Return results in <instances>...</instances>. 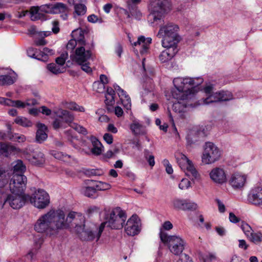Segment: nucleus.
<instances>
[{
  "label": "nucleus",
  "mask_w": 262,
  "mask_h": 262,
  "mask_svg": "<svg viewBox=\"0 0 262 262\" xmlns=\"http://www.w3.org/2000/svg\"><path fill=\"white\" fill-rule=\"evenodd\" d=\"M81 192L86 196L93 198H96V190L95 186L83 187L81 189Z\"/></svg>",
  "instance_id": "obj_40"
},
{
  "label": "nucleus",
  "mask_w": 262,
  "mask_h": 262,
  "mask_svg": "<svg viewBox=\"0 0 262 262\" xmlns=\"http://www.w3.org/2000/svg\"><path fill=\"white\" fill-rule=\"evenodd\" d=\"M198 208V205L190 201L185 200L184 210H194Z\"/></svg>",
  "instance_id": "obj_51"
},
{
  "label": "nucleus",
  "mask_w": 262,
  "mask_h": 262,
  "mask_svg": "<svg viewBox=\"0 0 262 262\" xmlns=\"http://www.w3.org/2000/svg\"><path fill=\"white\" fill-rule=\"evenodd\" d=\"M103 139L108 144H112L113 141V136L108 133L104 134Z\"/></svg>",
  "instance_id": "obj_64"
},
{
  "label": "nucleus",
  "mask_w": 262,
  "mask_h": 262,
  "mask_svg": "<svg viewBox=\"0 0 262 262\" xmlns=\"http://www.w3.org/2000/svg\"><path fill=\"white\" fill-rule=\"evenodd\" d=\"M11 194L7 195L5 200L4 204H8L14 209H19L21 208L28 200V194L24 193L25 190L22 191H13L10 188Z\"/></svg>",
  "instance_id": "obj_13"
},
{
  "label": "nucleus",
  "mask_w": 262,
  "mask_h": 262,
  "mask_svg": "<svg viewBox=\"0 0 262 262\" xmlns=\"http://www.w3.org/2000/svg\"><path fill=\"white\" fill-rule=\"evenodd\" d=\"M28 160L32 164L38 166L42 165L45 162L44 155L39 150L34 151Z\"/></svg>",
  "instance_id": "obj_32"
},
{
  "label": "nucleus",
  "mask_w": 262,
  "mask_h": 262,
  "mask_svg": "<svg viewBox=\"0 0 262 262\" xmlns=\"http://www.w3.org/2000/svg\"><path fill=\"white\" fill-rule=\"evenodd\" d=\"M37 128L36 140L37 142L41 143L45 141L48 137L47 134L48 128L45 124L41 123L37 124Z\"/></svg>",
  "instance_id": "obj_30"
},
{
  "label": "nucleus",
  "mask_w": 262,
  "mask_h": 262,
  "mask_svg": "<svg viewBox=\"0 0 262 262\" xmlns=\"http://www.w3.org/2000/svg\"><path fill=\"white\" fill-rule=\"evenodd\" d=\"M176 262H193L190 257L186 254H182Z\"/></svg>",
  "instance_id": "obj_59"
},
{
  "label": "nucleus",
  "mask_w": 262,
  "mask_h": 262,
  "mask_svg": "<svg viewBox=\"0 0 262 262\" xmlns=\"http://www.w3.org/2000/svg\"><path fill=\"white\" fill-rule=\"evenodd\" d=\"M214 84L209 82L206 84L205 86L203 88V91L205 93L206 97H209L212 94H214Z\"/></svg>",
  "instance_id": "obj_50"
},
{
  "label": "nucleus",
  "mask_w": 262,
  "mask_h": 262,
  "mask_svg": "<svg viewBox=\"0 0 262 262\" xmlns=\"http://www.w3.org/2000/svg\"><path fill=\"white\" fill-rule=\"evenodd\" d=\"M50 153L55 158L60 160L65 161L67 159L71 158L70 155L55 150H51Z\"/></svg>",
  "instance_id": "obj_44"
},
{
  "label": "nucleus",
  "mask_w": 262,
  "mask_h": 262,
  "mask_svg": "<svg viewBox=\"0 0 262 262\" xmlns=\"http://www.w3.org/2000/svg\"><path fill=\"white\" fill-rule=\"evenodd\" d=\"M204 262H209L215 259V255L212 253H208L204 255L203 257Z\"/></svg>",
  "instance_id": "obj_58"
},
{
  "label": "nucleus",
  "mask_w": 262,
  "mask_h": 262,
  "mask_svg": "<svg viewBox=\"0 0 262 262\" xmlns=\"http://www.w3.org/2000/svg\"><path fill=\"white\" fill-rule=\"evenodd\" d=\"M39 52H38L37 49H35L33 48H29L27 50V54L28 55L32 58L39 60Z\"/></svg>",
  "instance_id": "obj_52"
},
{
  "label": "nucleus",
  "mask_w": 262,
  "mask_h": 262,
  "mask_svg": "<svg viewBox=\"0 0 262 262\" xmlns=\"http://www.w3.org/2000/svg\"><path fill=\"white\" fill-rule=\"evenodd\" d=\"M178 26L171 23L161 26L157 36L163 38L162 45L166 47L169 44L178 46L180 40V37L178 34Z\"/></svg>",
  "instance_id": "obj_7"
},
{
  "label": "nucleus",
  "mask_w": 262,
  "mask_h": 262,
  "mask_svg": "<svg viewBox=\"0 0 262 262\" xmlns=\"http://www.w3.org/2000/svg\"><path fill=\"white\" fill-rule=\"evenodd\" d=\"M129 41L134 47L136 48L134 49L135 52L138 54L139 52L141 54L144 55L148 53L150 45L151 43V38L150 37L145 38L144 36H140L138 37L137 41L132 42L130 38Z\"/></svg>",
  "instance_id": "obj_18"
},
{
  "label": "nucleus",
  "mask_w": 262,
  "mask_h": 262,
  "mask_svg": "<svg viewBox=\"0 0 262 262\" xmlns=\"http://www.w3.org/2000/svg\"><path fill=\"white\" fill-rule=\"evenodd\" d=\"M46 13L57 14L64 13L67 10V6L61 3L43 5L41 8Z\"/></svg>",
  "instance_id": "obj_25"
},
{
  "label": "nucleus",
  "mask_w": 262,
  "mask_h": 262,
  "mask_svg": "<svg viewBox=\"0 0 262 262\" xmlns=\"http://www.w3.org/2000/svg\"><path fill=\"white\" fill-rule=\"evenodd\" d=\"M30 203L38 209H44L50 204V196L43 189H38L28 196Z\"/></svg>",
  "instance_id": "obj_11"
},
{
  "label": "nucleus",
  "mask_w": 262,
  "mask_h": 262,
  "mask_svg": "<svg viewBox=\"0 0 262 262\" xmlns=\"http://www.w3.org/2000/svg\"><path fill=\"white\" fill-rule=\"evenodd\" d=\"M113 87L115 91L118 93V96L124 108L127 110H130L132 104L131 100L129 95L117 84H114Z\"/></svg>",
  "instance_id": "obj_26"
},
{
  "label": "nucleus",
  "mask_w": 262,
  "mask_h": 262,
  "mask_svg": "<svg viewBox=\"0 0 262 262\" xmlns=\"http://www.w3.org/2000/svg\"><path fill=\"white\" fill-rule=\"evenodd\" d=\"M130 129L135 136H144L147 133L146 126L138 120H134L130 124Z\"/></svg>",
  "instance_id": "obj_27"
},
{
  "label": "nucleus",
  "mask_w": 262,
  "mask_h": 262,
  "mask_svg": "<svg viewBox=\"0 0 262 262\" xmlns=\"http://www.w3.org/2000/svg\"><path fill=\"white\" fill-rule=\"evenodd\" d=\"M26 103H24L20 100H12L9 103V106H14L18 108H24L26 106Z\"/></svg>",
  "instance_id": "obj_57"
},
{
  "label": "nucleus",
  "mask_w": 262,
  "mask_h": 262,
  "mask_svg": "<svg viewBox=\"0 0 262 262\" xmlns=\"http://www.w3.org/2000/svg\"><path fill=\"white\" fill-rule=\"evenodd\" d=\"M54 54V51L48 48H44L42 51H39V60L46 62L47 61L49 56Z\"/></svg>",
  "instance_id": "obj_38"
},
{
  "label": "nucleus",
  "mask_w": 262,
  "mask_h": 262,
  "mask_svg": "<svg viewBox=\"0 0 262 262\" xmlns=\"http://www.w3.org/2000/svg\"><path fill=\"white\" fill-rule=\"evenodd\" d=\"M191 186V183L189 180L187 179H182L179 184V188L181 190H185L189 188Z\"/></svg>",
  "instance_id": "obj_53"
},
{
  "label": "nucleus",
  "mask_w": 262,
  "mask_h": 262,
  "mask_svg": "<svg viewBox=\"0 0 262 262\" xmlns=\"http://www.w3.org/2000/svg\"><path fill=\"white\" fill-rule=\"evenodd\" d=\"M43 5L40 7H32L30 10L31 18L32 20H35L41 19L42 16L43 12L45 11L42 10L41 8Z\"/></svg>",
  "instance_id": "obj_36"
},
{
  "label": "nucleus",
  "mask_w": 262,
  "mask_h": 262,
  "mask_svg": "<svg viewBox=\"0 0 262 262\" xmlns=\"http://www.w3.org/2000/svg\"><path fill=\"white\" fill-rule=\"evenodd\" d=\"M126 213L120 207H116L112 210H104L103 229L105 226L112 229H120L123 228L126 220Z\"/></svg>",
  "instance_id": "obj_6"
},
{
  "label": "nucleus",
  "mask_w": 262,
  "mask_h": 262,
  "mask_svg": "<svg viewBox=\"0 0 262 262\" xmlns=\"http://www.w3.org/2000/svg\"><path fill=\"white\" fill-rule=\"evenodd\" d=\"M14 122L16 124L24 127H30L32 126V122L29 120L23 117H17L15 119Z\"/></svg>",
  "instance_id": "obj_46"
},
{
  "label": "nucleus",
  "mask_w": 262,
  "mask_h": 262,
  "mask_svg": "<svg viewBox=\"0 0 262 262\" xmlns=\"http://www.w3.org/2000/svg\"><path fill=\"white\" fill-rule=\"evenodd\" d=\"M17 75L15 73L12 74L0 75V84L8 85L13 84L16 80Z\"/></svg>",
  "instance_id": "obj_33"
},
{
  "label": "nucleus",
  "mask_w": 262,
  "mask_h": 262,
  "mask_svg": "<svg viewBox=\"0 0 262 262\" xmlns=\"http://www.w3.org/2000/svg\"><path fill=\"white\" fill-rule=\"evenodd\" d=\"M97 191H105L111 189V185L108 183L102 181L97 182L94 185Z\"/></svg>",
  "instance_id": "obj_47"
},
{
  "label": "nucleus",
  "mask_w": 262,
  "mask_h": 262,
  "mask_svg": "<svg viewBox=\"0 0 262 262\" xmlns=\"http://www.w3.org/2000/svg\"><path fill=\"white\" fill-rule=\"evenodd\" d=\"M60 213L62 214V225L61 230L74 228L75 232L80 231L83 227L85 226V217L84 215L79 212L71 211L67 216L66 217L64 212L60 209Z\"/></svg>",
  "instance_id": "obj_8"
},
{
  "label": "nucleus",
  "mask_w": 262,
  "mask_h": 262,
  "mask_svg": "<svg viewBox=\"0 0 262 262\" xmlns=\"http://www.w3.org/2000/svg\"><path fill=\"white\" fill-rule=\"evenodd\" d=\"M72 36L74 38L70 40L67 43V48L68 50H73L74 49L75 50L79 45H82L83 42H85V40L83 39L82 31L80 29L73 31Z\"/></svg>",
  "instance_id": "obj_23"
},
{
  "label": "nucleus",
  "mask_w": 262,
  "mask_h": 262,
  "mask_svg": "<svg viewBox=\"0 0 262 262\" xmlns=\"http://www.w3.org/2000/svg\"><path fill=\"white\" fill-rule=\"evenodd\" d=\"M13 166L12 177L10 179L9 188L13 191L25 190L27 178L24 174L26 169V166L21 160L14 162Z\"/></svg>",
  "instance_id": "obj_5"
},
{
  "label": "nucleus",
  "mask_w": 262,
  "mask_h": 262,
  "mask_svg": "<svg viewBox=\"0 0 262 262\" xmlns=\"http://www.w3.org/2000/svg\"><path fill=\"white\" fill-rule=\"evenodd\" d=\"M222 156V151L213 143L207 142L203 146L202 161L206 165L213 164L218 161Z\"/></svg>",
  "instance_id": "obj_10"
},
{
  "label": "nucleus",
  "mask_w": 262,
  "mask_h": 262,
  "mask_svg": "<svg viewBox=\"0 0 262 262\" xmlns=\"http://www.w3.org/2000/svg\"><path fill=\"white\" fill-rule=\"evenodd\" d=\"M170 9L168 0H151L150 2L151 13L149 18L153 19V23L161 22L164 15Z\"/></svg>",
  "instance_id": "obj_9"
},
{
  "label": "nucleus",
  "mask_w": 262,
  "mask_h": 262,
  "mask_svg": "<svg viewBox=\"0 0 262 262\" xmlns=\"http://www.w3.org/2000/svg\"><path fill=\"white\" fill-rule=\"evenodd\" d=\"M115 52L119 57H121L123 52V46L120 43H118L115 47Z\"/></svg>",
  "instance_id": "obj_60"
},
{
  "label": "nucleus",
  "mask_w": 262,
  "mask_h": 262,
  "mask_svg": "<svg viewBox=\"0 0 262 262\" xmlns=\"http://www.w3.org/2000/svg\"><path fill=\"white\" fill-rule=\"evenodd\" d=\"M162 242L168 246L170 251L174 255H180L184 249L185 242L179 236H170Z\"/></svg>",
  "instance_id": "obj_15"
},
{
  "label": "nucleus",
  "mask_w": 262,
  "mask_h": 262,
  "mask_svg": "<svg viewBox=\"0 0 262 262\" xmlns=\"http://www.w3.org/2000/svg\"><path fill=\"white\" fill-rule=\"evenodd\" d=\"M240 227L247 238L250 236V234L252 233L253 231L252 228L245 222H242Z\"/></svg>",
  "instance_id": "obj_48"
},
{
  "label": "nucleus",
  "mask_w": 262,
  "mask_h": 262,
  "mask_svg": "<svg viewBox=\"0 0 262 262\" xmlns=\"http://www.w3.org/2000/svg\"><path fill=\"white\" fill-rule=\"evenodd\" d=\"M15 149L16 148L10 144L0 143V153L2 154L8 156L9 154L15 151Z\"/></svg>",
  "instance_id": "obj_41"
},
{
  "label": "nucleus",
  "mask_w": 262,
  "mask_h": 262,
  "mask_svg": "<svg viewBox=\"0 0 262 262\" xmlns=\"http://www.w3.org/2000/svg\"><path fill=\"white\" fill-rule=\"evenodd\" d=\"M62 216L59 209H50L38 218L34 226V230L47 236H56L63 225Z\"/></svg>",
  "instance_id": "obj_2"
},
{
  "label": "nucleus",
  "mask_w": 262,
  "mask_h": 262,
  "mask_svg": "<svg viewBox=\"0 0 262 262\" xmlns=\"http://www.w3.org/2000/svg\"><path fill=\"white\" fill-rule=\"evenodd\" d=\"M211 180L217 184H223L227 182V176L225 170L221 167L213 168L209 173Z\"/></svg>",
  "instance_id": "obj_22"
},
{
  "label": "nucleus",
  "mask_w": 262,
  "mask_h": 262,
  "mask_svg": "<svg viewBox=\"0 0 262 262\" xmlns=\"http://www.w3.org/2000/svg\"><path fill=\"white\" fill-rule=\"evenodd\" d=\"M10 175L8 171L0 169V188H3L8 183Z\"/></svg>",
  "instance_id": "obj_37"
},
{
  "label": "nucleus",
  "mask_w": 262,
  "mask_h": 262,
  "mask_svg": "<svg viewBox=\"0 0 262 262\" xmlns=\"http://www.w3.org/2000/svg\"><path fill=\"white\" fill-rule=\"evenodd\" d=\"M89 139L93 145L91 149L92 153L95 155H100L103 150V146L101 143L97 138L93 136L90 137Z\"/></svg>",
  "instance_id": "obj_31"
},
{
  "label": "nucleus",
  "mask_w": 262,
  "mask_h": 262,
  "mask_svg": "<svg viewBox=\"0 0 262 262\" xmlns=\"http://www.w3.org/2000/svg\"><path fill=\"white\" fill-rule=\"evenodd\" d=\"M67 55L66 56L64 55H62L60 57L57 58L56 59V64L57 66H59L60 67L61 66H63L66 62Z\"/></svg>",
  "instance_id": "obj_61"
},
{
  "label": "nucleus",
  "mask_w": 262,
  "mask_h": 262,
  "mask_svg": "<svg viewBox=\"0 0 262 262\" xmlns=\"http://www.w3.org/2000/svg\"><path fill=\"white\" fill-rule=\"evenodd\" d=\"M249 246V245L247 243L245 240H238V247L239 248L242 249L244 250H246L248 248Z\"/></svg>",
  "instance_id": "obj_62"
},
{
  "label": "nucleus",
  "mask_w": 262,
  "mask_h": 262,
  "mask_svg": "<svg viewBox=\"0 0 262 262\" xmlns=\"http://www.w3.org/2000/svg\"><path fill=\"white\" fill-rule=\"evenodd\" d=\"M88 20L89 22L92 23H96L97 22H99V23L101 22L100 19H99L97 16H96L94 14H92V15H89L88 17Z\"/></svg>",
  "instance_id": "obj_63"
},
{
  "label": "nucleus",
  "mask_w": 262,
  "mask_h": 262,
  "mask_svg": "<svg viewBox=\"0 0 262 262\" xmlns=\"http://www.w3.org/2000/svg\"><path fill=\"white\" fill-rule=\"evenodd\" d=\"M247 176L240 173L232 174L229 180V184L235 190L242 189L246 185Z\"/></svg>",
  "instance_id": "obj_21"
},
{
  "label": "nucleus",
  "mask_w": 262,
  "mask_h": 262,
  "mask_svg": "<svg viewBox=\"0 0 262 262\" xmlns=\"http://www.w3.org/2000/svg\"><path fill=\"white\" fill-rule=\"evenodd\" d=\"M115 92L112 88H107L105 94V103L106 105L112 106L115 103Z\"/></svg>",
  "instance_id": "obj_35"
},
{
  "label": "nucleus",
  "mask_w": 262,
  "mask_h": 262,
  "mask_svg": "<svg viewBox=\"0 0 262 262\" xmlns=\"http://www.w3.org/2000/svg\"><path fill=\"white\" fill-rule=\"evenodd\" d=\"M203 81L204 79L201 76L176 77L173 80L174 89L171 90L172 96L177 100L191 99Z\"/></svg>",
  "instance_id": "obj_1"
},
{
  "label": "nucleus",
  "mask_w": 262,
  "mask_h": 262,
  "mask_svg": "<svg viewBox=\"0 0 262 262\" xmlns=\"http://www.w3.org/2000/svg\"><path fill=\"white\" fill-rule=\"evenodd\" d=\"M177 163L185 174L193 180L199 177V174L192 162L185 155L178 154L176 157Z\"/></svg>",
  "instance_id": "obj_12"
},
{
  "label": "nucleus",
  "mask_w": 262,
  "mask_h": 262,
  "mask_svg": "<svg viewBox=\"0 0 262 262\" xmlns=\"http://www.w3.org/2000/svg\"><path fill=\"white\" fill-rule=\"evenodd\" d=\"M141 229V222L137 215H133L127 221L125 226V233L129 236L138 234Z\"/></svg>",
  "instance_id": "obj_16"
},
{
  "label": "nucleus",
  "mask_w": 262,
  "mask_h": 262,
  "mask_svg": "<svg viewBox=\"0 0 262 262\" xmlns=\"http://www.w3.org/2000/svg\"><path fill=\"white\" fill-rule=\"evenodd\" d=\"M54 114L56 116V118L52 123L54 129L58 130L70 126L80 134H87L88 132L85 128L73 122L74 116L71 112L67 110L59 109L55 111Z\"/></svg>",
  "instance_id": "obj_3"
},
{
  "label": "nucleus",
  "mask_w": 262,
  "mask_h": 262,
  "mask_svg": "<svg viewBox=\"0 0 262 262\" xmlns=\"http://www.w3.org/2000/svg\"><path fill=\"white\" fill-rule=\"evenodd\" d=\"M162 164L165 167V170L168 174H172L173 172V168L171 165L170 164L169 161L165 159L162 161Z\"/></svg>",
  "instance_id": "obj_54"
},
{
  "label": "nucleus",
  "mask_w": 262,
  "mask_h": 262,
  "mask_svg": "<svg viewBox=\"0 0 262 262\" xmlns=\"http://www.w3.org/2000/svg\"><path fill=\"white\" fill-rule=\"evenodd\" d=\"M148 83V84L147 83L143 84V90L141 92L142 100L144 102L154 101L157 98V96L154 91V86L151 80H149Z\"/></svg>",
  "instance_id": "obj_24"
},
{
  "label": "nucleus",
  "mask_w": 262,
  "mask_h": 262,
  "mask_svg": "<svg viewBox=\"0 0 262 262\" xmlns=\"http://www.w3.org/2000/svg\"><path fill=\"white\" fill-rule=\"evenodd\" d=\"M185 200L175 198L171 201V206L175 209L184 210Z\"/></svg>",
  "instance_id": "obj_43"
},
{
  "label": "nucleus",
  "mask_w": 262,
  "mask_h": 262,
  "mask_svg": "<svg viewBox=\"0 0 262 262\" xmlns=\"http://www.w3.org/2000/svg\"><path fill=\"white\" fill-rule=\"evenodd\" d=\"M48 70L54 74H58L62 73L63 69L56 63H52L47 65Z\"/></svg>",
  "instance_id": "obj_45"
},
{
  "label": "nucleus",
  "mask_w": 262,
  "mask_h": 262,
  "mask_svg": "<svg viewBox=\"0 0 262 262\" xmlns=\"http://www.w3.org/2000/svg\"><path fill=\"white\" fill-rule=\"evenodd\" d=\"M88 43L83 42L82 45H79L76 49L70 54L71 59L81 66V69L88 74L92 72V69L90 66L88 60L92 55L91 48Z\"/></svg>",
  "instance_id": "obj_4"
},
{
  "label": "nucleus",
  "mask_w": 262,
  "mask_h": 262,
  "mask_svg": "<svg viewBox=\"0 0 262 262\" xmlns=\"http://www.w3.org/2000/svg\"><path fill=\"white\" fill-rule=\"evenodd\" d=\"M42 243V240H39L38 243L35 242V250L32 249L30 250L25 256V259L28 261H32L34 259V256L36 253V250L39 249L41 247V245Z\"/></svg>",
  "instance_id": "obj_42"
},
{
  "label": "nucleus",
  "mask_w": 262,
  "mask_h": 262,
  "mask_svg": "<svg viewBox=\"0 0 262 262\" xmlns=\"http://www.w3.org/2000/svg\"><path fill=\"white\" fill-rule=\"evenodd\" d=\"M178 101L173 103L172 105L173 111L178 114L181 118L185 117V113L186 112L188 104L187 100H177Z\"/></svg>",
  "instance_id": "obj_29"
},
{
  "label": "nucleus",
  "mask_w": 262,
  "mask_h": 262,
  "mask_svg": "<svg viewBox=\"0 0 262 262\" xmlns=\"http://www.w3.org/2000/svg\"><path fill=\"white\" fill-rule=\"evenodd\" d=\"M68 2L70 5L74 6V14L81 16L85 14L86 12L85 0H68Z\"/></svg>",
  "instance_id": "obj_28"
},
{
  "label": "nucleus",
  "mask_w": 262,
  "mask_h": 262,
  "mask_svg": "<svg viewBox=\"0 0 262 262\" xmlns=\"http://www.w3.org/2000/svg\"><path fill=\"white\" fill-rule=\"evenodd\" d=\"M93 89L98 93H102L104 91L105 86L102 82H95L93 85Z\"/></svg>",
  "instance_id": "obj_55"
},
{
  "label": "nucleus",
  "mask_w": 262,
  "mask_h": 262,
  "mask_svg": "<svg viewBox=\"0 0 262 262\" xmlns=\"http://www.w3.org/2000/svg\"><path fill=\"white\" fill-rule=\"evenodd\" d=\"M103 110L99 109L96 112V114L100 115L98 120L101 122H108L110 120V118L105 115L102 114L103 113Z\"/></svg>",
  "instance_id": "obj_56"
},
{
  "label": "nucleus",
  "mask_w": 262,
  "mask_h": 262,
  "mask_svg": "<svg viewBox=\"0 0 262 262\" xmlns=\"http://www.w3.org/2000/svg\"><path fill=\"white\" fill-rule=\"evenodd\" d=\"M173 227L172 223L170 221H165L164 222L160 228L159 236L161 241H165L166 238L170 236L168 235L166 232L164 230H169Z\"/></svg>",
  "instance_id": "obj_34"
},
{
  "label": "nucleus",
  "mask_w": 262,
  "mask_h": 262,
  "mask_svg": "<svg viewBox=\"0 0 262 262\" xmlns=\"http://www.w3.org/2000/svg\"><path fill=\"white\" fill-rule=\"evenodd\" d=\"M248 239L255 245H259L262 242V232L253 231Z\"/></svg>",
  "instance_id": "obj_39"
},
{
  "label": "nucleus",
  "mask_w": 262,
  "mask_h": 262,
  "mask_svg": "<svg viewBox=\"0 0 262 262\" xmlns=\"http://www.w3.org/2000/svg\"><path fill=\"white\" fill-rule=\"evenodd\" d=\"M103 231V224H101L99 226L98 231H92L90 229H84V227L82 228V229L77 232L76 233L78 235L79 237L82 241H92L96 239L98 241Z\"/></svg>",
  "instance_id": "obj_17"
},
{
  "label": "nucleus",
  "mask_w": 262,
  "mask_h": 262,
  "mask_svg": "<svg viewBox=\"0 0 262 262\" xmlns=\"http://www.w3.org/2000/svg\"><path fill=\"white\" fill-rule=\"evenodd\" d=\"M233 99L232 94L229 91H219L209 97L202 98L198 101V105H207L213 102L227 101Z\"/></svg>",
  "instance_id": "obj_14"
},
{
  "label": "nucleus",
  "mask_w": 262,
  "mask_h": 262,
  "mask_svg": "<svg viewBox=\"0 0 262 262\" xmlns=\"http://www.w3.org/2000/svg\"><path fill=\"white\" fill-rule=\"evenodd\" d=\"M150 151L148 149H145L144 150V155L145 159L147 160L149 165L152 167L155 164V157L152 155H150Z\"/></svg>",
  "instance_id": "obj_49"
},
{
  "label": "nucleus",
  "mask_w": 262,
  "mask_h": 262,
  "mask_svg": "<svg viewBox=\"0 0 262 262\" xmlns=\"http://www.w3.org/2000/svg\"><path fill=\"white\" fill-rule=\"evenodd\" d=\"M247 201L254 206H262V186L253 187L248 193Z\"/></svg>",
  "instance_id": "obj_19"
},
{
  "label": "nucleus",
  "mask_w": 262,
  "mask_h": 262,
  "mask_svg": "<svg viewBox=\"0 0 262 262\" xmlns=\"http://www.w3.org/2000/svg\"><path fill=\"white\" fill-rule=\"evenodd\" d=\"M165 49L159 55V60L162 63L167 62L170 61L178 52V46L168 45L167 47L162 45Z\"/></svg>",
  "instance_id": "obj_20"
}]
</instances>
